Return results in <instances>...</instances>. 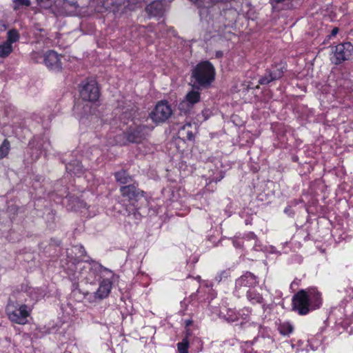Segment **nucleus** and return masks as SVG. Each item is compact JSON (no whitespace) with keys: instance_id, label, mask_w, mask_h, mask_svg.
Returning a JSON list of instances; mask_svg holds the SVG:
<instances>
[{"instance_id":"obj_8","label":"nucleus","mask_w":353,"mask_h":353,"mask_svg":"<svg viewBox=\"0 0 353 353\" xmlns=\"http://www.w3.org/2000/svg\"><path fill=\"white\" fill-rule=\"evenodd\" d=\"M172 114V109L165 101L157 103L154 108L150 113V118L157 124L163 123Z\"/></svg>"},{"instance_id":"obj_5","label":"nucleus","mask_w":353,"mask_h":353,"mask_svg":"<svg viewBox=\"0 0 353 353\" xmlns=\"http://www.w3.org/2000/svg\"><path fill=\"white\" fill-rule=\"evenodd\" d=\"M32 309L26 304L17 305L9 301L6 312L8 319L13 323L25 325L28 323V317L31 313Z\"/></svg>"},{"instance_id":"obj_37","label":"nucleus","mask_w":353,"mask_h":353,"mask_svg":"<svg viewBox=\"0 0 353 353\" xmlns=\"http://www.w3.org/2000/svg\"><path fill=\"white\" fill-rule=\"evenodd\" d=\"M14 8H19L20 6H28L30 4V0H13Z\"/></svg>"},{"instance_id":"obj_31","label":"nucleus","mask_w":353,"mask_h":353,"mask_svg":"<svg viewBox=\"0 0 353 353\" xmlns=\"http://www.w3.org/2000/svg\"><path fill=\"white\" fill-rule=\"evenodd\" d=\"M230 276V269L223 270L217 273V274L214 277V281L217 283H219L225 281Z\"/></svg>"},{"instance_id":"obj_21","label":"nucleus","mask_w":353,"mask_h":353,"mask_svg":"<svg viewBox=\"0 0 353 353\" xmlns=\"http://www.w3.org/2000/svg\"><path fill=\"white\" fill-rule=\"evenodd\" d=\"M220 315L225 321L233 323L239 321L238 311L234 309L226 308L224 311H221Z\"/></svg>"},{"instance_id":"obj_20","label":"nucleus","mask_w":353,"mask_h":353,"mask_svg":"<svg viewBox=\"0 0 353 353\" xmlns=\"http://www.w3.org/2000/svg\"><path fill=\"white\" fill-rule=\"evenodd\" d=\"M248 301L252 305L263 303L264 299L254 288L245 293Z\"/></svg>"},{"instance_id":"obj_36","label":"nucleus","mask_w":353,"mask_h":353,"mask_svg":"<svg viewBox=\"0 0 353 353\" xmlns=\"http://www.w3.org/2000/svg\"><path fill=\"white\" fill-rule=\"evenodd\" d=\"M19 36L17 31L15 30H11L8 32V39L6 42H9V43L12 44L13 43L17 42L19 40Z\"/></svg>"},{"instance_id":"obj_2","label":"nucleus","mask_w":353,"mask_h":353,"mask_svg":"<svg viewBox=\"0 0 353 353\" xmlns=\"http://www.w3.org/2000/svg\"><path fill=\"white\" fill-rule=\"evenodd\" d=\"M80 97L83 101L82 104H77L74 110L78 114H92L99 106L100 96L98 85L94 80H88L81 83Z\"/></svg>"},{"instance_id":"obj_12","label":"nucleus","mask_w":353,"mask_h":353,"mask_svg":"<svg viewBox=\"0 0 353 353\" xmlns=\"http://www.w3.org/2000/svg\"><path fill=\"white\" fill-rule=\"evenodd\" d=\"M63 57L52 50L48 51L44 54L43 62L51 71L57 72L62 68Z\"/></svg>"},{"instance_id":"obj_10","label":"nucleus","mask_w":353,"mask_h":353,"mask_svg":"<svg viewBox=\"0 0 353 353\" xmlns=\"http://www.w3.org/2000/svg\"><path fill=\"white\" fill-rule=\"evenodd\" d=\"M83 268L88 269L90 270L89 274L85 276V282L90 283H94L102 271H109L108 268L103 267L99 263L91 259L89 256H88L85 265Z\"/></svg>"},{"instance_id":"obj_43","label":"nucleus","mask_w":353,"mask_h":353,"mask_svg":"<svg viewBox=\"0 0 353 353\" xmlns=\"http://www.w3.org/2000/svg\"><path fill=\"white\" fill-rule=\"evenodd\" d=\"M70 5L69 2L68 1H64L63 2V8L65 9L68 7V6Z\"/></svg>"},{"instance_id":"obj_50","label":"nucleus","mask_w":353,"mask_h":353,"mask_svg":"<svg viewBox=\"0 0 353 353\" xmlns=\"http://www.w3.org/2000/svg\"><path fill=\"white\" fill-rule=\"evenodd\" d=\"M254 249H255L256 250H259V249L256 248V245L254 246Z\"/></svg>"},{"instance_id":"obj_14","label":"nucleus","mask_w":353,"mask_h":353,"mask_svg":"<svg viewBox=\"0 0 353 353\" xmlns=\"http://www.w3.org/2000/svg\"><path fill=\"white\" fill-rule=\"evenodd\" d=\"M32 145V153L35 151V156L33 160H37L43 152H46L50 147V143L48 139H35L31 143Z\"/></svg>"},{"instance_id":"obj_25","label":"nucleus","mask_w":353,"mask_h":353,"mask_svg":"<svg viewBox=\"0 0 353 353\" xmlns=\"http://www.w3.org/2000/svg\"><path fill=\"white\" fill-rule=\"evenodd\" d=\"M72 256L74 258H77L79 260H82L83 261L85 259H82L83 256H85L86 255V251L83 246L79 245H75L73 247L72 250V252L67 253L68 255Z\"/></svg>"},{"instance_id":"obj_9","label":"nucleus","mask_w":353,"mask_h":353,"mask_svg":"<svg viewBox=\"0 0 353 353\" xmlns=\"http://www.w3.org/2000/svg\"><path fill=\"white\" fill-rule=\"evenodd\" d=\"M353 56V46L349 43L337 45L332 61L335 64H339L345 60L350 59Z\"/></svg>"},{"instance_id":"obj_47","label":"nucleus","mask_w":353,"mask_h":353,"mask_svg":"<svg viewBox=\"0 0 353 353\" xmlns=\"http://www.w3.org/2000/svg\"><path fill=\"white\" fill-rule=\"evenodd\" d=\"M196 279L200 281L201 280V276H196Z\"/></svg>"},{"instance_id":"obj_49","label":"nucleus","mask_w":353,"mask_h":353,"mask_svg":"<svg viewBox=\"0 0 353 353\" xmlns=\"http://www.w3.org/2000/svg\"><path fill=\"white\" fill-rule=\"evenodd\" d=\"M63 353H72L70 351L65 350Z\"/></svg>"},{"instance_id":"obj_46","label":"nucleus","mask_w":353,"mask_h":353,"mask_svg":"<svg viewBox=\"0 0 353 353\" xmlns=\"http://www.w3.org/2000/svg\"><path fill=\"white\" fill-rule=\"evenodd\" d=\"M33 59H34L37 62H40V60L39 59H37V57H34Z\"/></svg>"},{"instance_id":"obj_24","label":"nucleus","mask_w":353,"mask_h":353,"mask_svg":"<svg viewBox=\"0 0 353 353\" xmlns=\"http://www.w3.org/2000/svg\"><path fill=\"white\" fill-rule=\"evenodd\" d=\"M194 3L198 5L200 8V14L203 17L205 14V8H208L212 3L218 1V0H190Z\"/></svg>"},{"instance_id":"obj_4","label":"nucleus","mask_w":353,"mask_h":353,"mask_svg":"<svg viewBox=\"0 0 353 353\" xmlns=\"http://www.w3.org/2000/svg\"><path fill=\"white\" fill-rule=\"evenodd\" d=\"M214 68L208 61H203L192 70L191 83L194 86L208 87L214 79Z\"/></svg>"},{"instance_id":"obj_17","label":"nucleus","mask_w":353,"mask_h":353,"mask_svg":"<svg viewBox=\"0 0 353 353\" xmlns=\"http://www.w3.org/2000/svg\"><path fill=\"white\" fill-rule=\"evenodd\" d=\"M67 172L72 175L84 174V168L79 159H75L68 161L65 165Z\"/></svg>"},{"instance_id":"obj_42","label":"nucleus","mask_w":353,"mask_h":353,"mask_svg":"<svg viewBox=\"0 0 353 353\" xmlns=\"http://www.w3.org/2000/svg\"><path fill=\"white\" fill-rule=\"evenodd\" d=\"M260 305H261V307H262V309L265 312L268 307V305L267 303H265V300L263 301V303H259Z\"/></svg>"},{"instance_id":"obj_52","label":"nucleus","mask_w":353,"mask_h":353,"mask_svg":"<svg viewBox=\"0 0 353 353\" xmlns=\"http://www.w3.org/2000/svg\"><path fill=\"white\" fill-rule=\"evenodd\" d=\"M316 181H319V182H321V179H318V180H316Z\"/></svg>"},{"instance_id":"obj_1","label":"nucleus","mask_w":353,"mask_h":353,"mask_svg":"<svg viewBox=\"0 0 353 353\" xmlns=\"http://www.w3.org/2000/svg\"><path fill=\"white\" fill-rule=\"evenodd\" d=\"M321 293L316 288H308L298 291L292 299V310L304 316L321 307Z\"/></svg>"},{"instance_id":"obj_38","label":"nucleus","mask_w":353,"mask_h":353,"mask_svg":"<svg viewBox=\"0 0 353 353\" xmlns=\"http://www.w3.org/2000/svg\"><path fill=\"white\" fill-rule=\"evenodd\" d=\"M192 323H193V320L192 318L184 320V325H185V331H186V335L189 336L190 334V329L188 327L190 325H192Z\"/></svg>"},{"instance_id":"obj_40","label":"nucleus","mask_w":353,"mask_h":353,"mask_svg":"<svg viewBox=\"0 0 353 353\" xmlns=\"http://www.w3.org/2000/svg\"><path fill=\"white\" fill-rule=\"evenodd\" d=\"M233 245L236 248H240L242 246L241 241L239 239L233 240Z\"/></svg>"},{"instance_id":"obj_48","label":"nucleus","mask_w":353,"mask_h":353,"mask_svg":"<svg viewBox=\"0 0 353 353\" xmlns=\"http://www.w3.org/2000/svg\"><path fill=\"white\" fill-rule=\"evenodd\" d=\"M350 334H352V333H353V328H352V327H351V328H350Z\"/></svg>"},{"instance_id":"obj_44","label":"nucleus","mask_w":353,"mask_h":353,"mask_svg":"<svg viewBox=\"0 0 353 353\" xmlns=\"http://www.w3.org/2000/svg\"><path fill=\"white\" fill-rule=\"evenodd\" d=\"M337 32H338V29L337 28H334V29L332 30V34L333 35H335Z\"/></svg>"},{"instance_id":"obj_23","label":"nucleus","mask_w":353,"mask_h":353,"mask_svg":"<svg viewBox=\"0 0 353 353\" xmlns=\"http://www.w3.org/2000/svg\"><path fill=\"white\" fill-rule=\"evenodd\" d=\"M283 71L280 69L272 71L268 76H265L259 80L261 84H267L273 80L279 79L281 77Z\"/></svg>"},{"instance_id":"obj_32","label":"nucleus","mask_w":353,"mask_h":353,"mask_svg":"<svg viewBox=\"0 0 353 353\" xmlns=\"http://www.w3.org/2000/svg\"><path fill=\"white\" fill-rule=\"evenodd\" d=\"M189 341L188 335H186L182 341L177 343V350L179 353H189Z\"/></svg>"},{"instance_id":"obj_27","label":"nucleus","mask_w":353,"mask_h":353,"mask_svg":"<svg viewBox=\"0 0 353 353\" xmlns=\"http://www.w3.org/2000/svg\"><path fill=\"white\" fill-rule=\"evenodd\" d=\"M28 294L33 301H37L41 298L43 297L44 292L41 288H30L27 291Z\"/></svg>"},{"instance_id":"obj_11","label":"nucleus","mask_w":353,"mask_h":353,"mask_svg":"<svg viewBox=\"0 0 353 353\" xmlns=\"http://www.w3.org/2000/svg\"><path fill=\"white\" fill-rule=\"evenodd\" d=\"M201 99V93L196 88H192L185 96L184 99L179 103V109L183 112L190 110Z\"/></svg>"},{"instance_id":"obj_35","label":"nucleus","mask_w":353,"mask_h":353,"mask_svg":"<svg viewBox=\"0 0 353 353\" xmlns=\"http://www.w3.org/2000/svg\"><path fill=\"white\" fill-rule=\"evenodd\" d=\"M40 6L44 8H50L53 4L57 5L62 1V0H37Z\"/></svg>"},{"instance_id":"obj_18","label":"nucleus","mask_w":353,"mask_h":353,"mask_svg":"<svg viewBox=\"0 0 353 353\" xmlns=\"http://www.w3.org/2000/svg\"><path fill=\"white\" fill-rule=\"evenodd\" d=\"M147 205H142L141 203H137L134 205L130 204V205L126 208L128 216L132 217L135 221H140L142 218V215L140 213L139 210L143 207H146Z\"/></svg>"},{"instance_id":"obj_26","label":"nucleus","mask_w":353,"mask_h":353,"mask_svg":"<svg viewBox=\"0 0 353 353\" xmlns=\"http://www.w3.org/2000/svg\"><path fill=\"white\" fill-rule=\"evenodd\" d=\"M278 330L279 333L283 336H289L294 330L293 325L289 321H284L279 323Z\"/></svg>"},{"instance_id":"obj_15","label":"nucleus","mask_w":353,"mask_h":353,"mask_svg":"<svg viewBox=\"0 0 353 353\" xmlns=\"http://www.w3.org/2000/svg\"><path fill=\"white\" fill-rule=\"evenodd\" d=\"M222 353H241L240 342L236 339H231L223 342Z\"/></svg>"},{"instance_id":"obj_51","label":"nucleus","mask_w":353,"mask_h":353,"mask_svg":"<svg viewBox=\"0 0 353 353\" xmlns=\"http://www.w3.org/2000/svg\"><path fill=\"white\" fill-rule=\"evenodd\" d=\"M83 208H86V203H83Z\"/></svg>"},{"instance_id":"obj_16","label":"nucleus","mask_w":353,"mask_h":353,"mask_svg":"<svg viewBox=\"0 0 353 353\" xmlns=\"http://www.w3.org/2000/svg\"><path fill=\"white\" fill-rule=\"evenodd\" d=\"M112 287V281L105 279L101 281L99 286L97 292H95V296L100 299L106 298L111 292Z\"/></svg>"},{"instance_id":"obj_28","label":"nucleus","mask_w":353,"mask_h":353,"mask_svg":"<svg viewBox=\"0 0 353 353\" xmlns=\"http://www.w3.org/2000/svg\"><path fill=\"white\" fill-rule=\"evenodd\" d=\"M12 46L9 42L0 44V57L6 58L12 52Z\"/></svg>"},{"instance_id":"obj_3","label":"nucleus","mask_w":353,"mask_h":353,"mask_svg":"<svg viewBox=\"0 0 353 353\" xmlns=\"http://www.w3.org/2000/svg\"><path fill=\"white\" fill-rule=\"evenodd\" d=\"M117 181L121 185L119 188V192L123 197L127 198L130 204L134 205L137 203H141L142 205H148L149 198L146 193L138 188V183L134 182L128 183V178H117Z\"/></svg>"},{"instance_id":"obj_7","label":"nucleus","mask_w":353,"mask_h":353,"mask_svg":"<svg viewBox=\"0 0 353 353\" xmlns=\"http://www.w3.org/2000/svg\"><path fill=\"white\" fill-rule=\"evenodd\" d=\"M258 276L250 272H246L235 281L233 294L237 298L245 295L248 291L255 288L259 285Z\"/></svg>"},{"instance_id":"obj_33","label":"nucleus","mask_w":353,"mask_h":353,"mask_svg":"<svg viewBox=\"0 0 353 353\" xmlns=\"http://www.w3.org/2000/svg\"><path fill=\"white\" fill-rule=\"evenodd\" d=\"M252 310L250 307H244L238 311L239 320H248L252 314Z\"/></svg>"},{"instance_id":"obj_39","label":"nucleus","mask_w":353,"mask_h":353,"mask_svg":"<svg viewBox=\"0 0 353 353\" xmlns=\"http://www.w3.org/2000/svg\"><path fill=\"white\" fill-rule=\"evenodd\" d=\"M284 212L285 214H287L288 216H292L294 215V212L292 211V206L291 205H288L285 210H284Z\"/></svg>"},{"instance_id":"obj_19","label":"nucleus","mask_w":353,"mask_h":353,"mask_svg":"<svg viewBox=\"0 0 353 353\" xmlns=\"http://www.w3.org/2000/svg\"><path fill=\"white\" fill-rule=\"evenodd\" d=\"M195 130L196 125L193 127L191 123H188L179 130V134L183 139H187L191 141L194 139Z\"/></svg>"},{"instance_id":"obj_22","label":"nucleus","mask_w":353,"mask_h":353,"mask_svg":"<svg viewBox=\"0 0 353 353\" xmlns=\"http://www.w3.org/2000/svg\"><path fill=\"white\" fill-rule=\"evenodd\" d=\"M163 10V5L160 1H155L146 8V11L152 16L160 14Z\"/></svg>"},{"instance_id":"obj_13","label":"nucleus","mask_w":353,"mask_h":353,"mask_svg":"<svg viewBox=\"0 0 353 353\" xmlns=\"http://www.w3.org/2000/svg\"><path fill=\"white\" fill-rule=\"evenodd\" d=\"M199 299L201 301H208L209 303L216 296V291L212 288V284L208 281H203L197 290Z\"/></svg>"},{"instance_id":"obj_45","label":"nucleus","mask_w":353,"mask_h":353,"mask_svg":"<svg viewBox=\"0 0 353 353\" xmlns=\"http://www.w3.org/2000/svg\"><path fill=\"white\" fill-rule=\"evenodd\" d=\"M293 203V205H296L298 204V201L297 200H294L292 202Z\"/></svg>"},{"instance_id":"obj_6","label":"nucleus","mask_w":353,"mask_h":353,"mask_svg":"<svg viewBox=\"0 0 353 353\" xmlns=\"http://www.w3.org/2000/svg\"><path fill=\"white\" fill-rule=\"evenodd\" d=\"M85 261H83L77 258H74L72 256L68 255V261L64 268L71 281H76L80 279L85 281V276L90 273L88 269L83 268Z\"/></svg>"},{"instance_id":"obj_41","label":"nucleus","mask_w":353,"mask_h":353,"mask_svg":"<svg viewBox=\"0 0 353 353\" xmlns=\"http://www.w3.org/2000/svg\"><path fill=\"white\" fill-rule=\"evenodd\" d=\"M247 235V238L248 239H254V240H256V234L254 233V232H249Z\"/></svg>"},{"instance_id":"obj_30","label":"nucleus","mask_w":353,"mask_h":353,"mask_svg":"<svg viewBox=\"0 0 353 353\" xmlns=\"http://www.w3.org/2000/svg\"><path fill=\"white\" fill-rule=\"evenodd\" d=\"M222 178L214 180L212 178H207L204 192H213L216 189V183L221 181Z\"/></svg>"},{"instance_id":"obj_29","label":"nucleus","mask_w":353,"mask_h":353,"mask_svg":"<svg viewBox=\"0 0 353 353\" xmlns=\"http://www.w3.org/2000/svg\"><path fill=\"white\" fill-rule=\"evenodd\" d=\"M145 137V133L141 130H137L134 132H130L128 136V139L131 142L139 143Z\"/></svg>"},{"instance_id":"obj_34","label":"nucleus","mask_w":353,"mask_h":353,"mask_svg":"<svg viewBox=\"0 0 353 353\" xmlns=\"http://www.w3.org/2000/svg\"><path fill=\"white\" fill-rule=\"evenodd\" d=\"M10 145L9 141L5 139L0 145V159L6 157L8 155L10 151Z\"/></svg>"}]
</instances>
